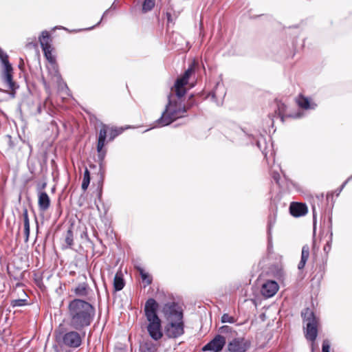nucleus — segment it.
Masks as SVG:
<instances>
[{"label":"nucleus","instance_id":"f257e3e1","mask_svg":"<svg viewBox=\"0 0 352 352\" xmlns=\"http://www.w3.org/2000/svg\"><path fill=\"white\" fill-rule=\"evenodd\" d=\"M195 67V63H192L183 76L176 80L174 88L171 90L174 94L168 96V102L161 117L156 120V126H167L184 116L186 108L182 104V98L186 91L184 86L187 85L190 76L194 73Z\"/></svg>","mask_w":352,"mask_h":352},{"label":"nucleus","instance_id":"f03ea898","mask_svg":"<svg viewBox=\"0 0 352 352\" xmlns=\"http://www.w3.org/2000/svg\"><path fill=\"white\" fill-rule=\"evenodd\" d=\"M95 308L87 301L75 298L69 301L64 321L72 329L82 331L89 327L95 317Z\"/></svg>","mask_w":352,"mask_h":352},{"label":"nucleus","instance_id":"7ed1b4c3","mask_svg":"<svg viewBox=\"0 0 352 352\" xmlns=\"http://www.w3.org/2000/svg\"><path fill=\"white\" fill-rule=\"evenodd\" d=\"M158 305L153 299H148L144 306V312L148 321L147 331L149 336L155 341L162 338L163 333L161 328V320L157 315Z\"/></svg>","mask_w":352,"mask_h":352},{"label":"nucleus","instance_id":"20e7f679","mask_svg":"<svg viewBox=\"0 0 352 352\" xmlns=\"http://www.w3.org/2000/svg\"><path fill=\"white\" fill-rule=\"evenodd\" d=\"M164 314L168 321L165 327L166 336L173 338L182 336L184 332L182 311L177 310L175 305H166Z\"/></svg>","mask_w":352,"mask_h":352},{"label":"nucleus","instance_id":"39448f33","mask_svg":"<svg viewBox=\"0 0 352 352\" xmlns=\"http://www.w3.org/2000/svg\"><path fill=\"white\" fill-rule=\"evenodd\" d=\"M303 321L305 324V338L312 342L311 349L314 351V342L318 335V319L315 316L314 312L309 308L302 312Z\"/></svg>","mask_w":352,"mask_h":352},{"label":"nucleus","instance_id":"423d86ee","mask_svg":"<svg viewBox=\"0 0 352 352\" xmlns=\"http://www.w3.org/2000/svg\"><path fill=\"white\" fill-rule=\"evenodd\" d=\"M82 338L80 333L74 329L65 333H59L56 336L58 343L70 348H77L80 346L82 343Z\"/></svg>","mask_w":352,"mask_h":352},{"label":"nucleus","instance_id":"0eeeda50","mask_svg":"<svg viewBox=\"0 0 352 352\" xmlns=\"http://www.w3.org/2000/svg\"><path fill=\"white\" fill-rule=\"evenodd\" d=\"M46 59L50 63V67H48L49 72L52 76V80L59 83L61 80V76L57 69V66L55 63V57L52 54L53 48L52 46L42 49Z\"/></svg>","mask_w":352,"mask_h":352},{"label":"nucleus","instance_id":"6e6552de","mask_svg":"<svg viewBox=\"0 0 352 352\" xmlns=\"http://www.w3.org/2000/svg\"><path fill=\"white\" fill-rule=\"evenodd\" d=\"M251 346V341L245 337L233 338L228 344L229 352H246Z\"/></svg>","mask_w":352,"mask_h":352},{"label":"nucleus","instance_id":"1a4fd4ad","mask_svg":"<svg viewBox=\"0 0 352 352\" xmlns=\"http://www.w3.org/2000/svg\"><path fill=\"white\" fill-rule=\"evenodd\" d=\"M2 78L6 87L12 91V97H14V91L18 86L12 80V67L11 65H7L6 67H4Z\"/></svg>","mask_w":352,"mask_h":352},{"label":"nucleus","instance_id":"9d476101","mask_svg":"<svg viewBox=\"0 0 352 352\" xmlns=\"http://www.w3.org/2000/svg\"><path fill=\"white\" fill-rule=\"evenodd\" d=\"M225 344L226 338L221 335H217L204 346L203 350L219 352L223 349Z\"/></svg>","mask_w":352,"mask_h":352},{"label":"nucleus","instance_id":"9b49d317","mask_svg":"<svg viewBox=\"0 0 352 352\" xmlns=\"http://www.w3.org/2000/svg\"><path fill=\"white\" fill-rule=\"evenodd\" d=\"M278 289V285L276 282L268 280L263 285L261 293L264 296L270 298L273 296L277 292Z\"/></svg>","mask_w":352,"mask_h":352},{"label":"nucleus","instance_id":"f8f14e48","mask_svg":"<svg viewBox=\"0 0 352 352\" xmlns=\"http://www.w3.org/2000/svg\"><path fill=\"white\" fill-rule=\"evenodd\" d=\"M289 210L291 214L296 217L305 215L308 212L306 204L301 203H292L290 205Z\"/></svg>","mask_w":352,"mask_h":352},{"label":"nucleus","instance_id":"ddd939ff","mask_svg":"<svg viewBox=\"0 0 352 352\" xmlns=\"http://www.w3.org/2000/svg\"><path fill=\"white\" fill-rule=\"evenodd\" d=\"M38 205L42 211H46L50 206V199L45 192L38 193Z\"/></svg>","mask_w":352,"mask_h":352},{"label":"nucleus","instance_id":"4468645a","mask_svg":"<svg viewBox=\"0 0 352 352\" xmlns=\"http://www.w3.org/2000/svg\"><path fill=\"white\" fill-rule=\"evenodd\" d=\"M157 344L151 340L143 341L140 346L141 352H156Z\"/></svg>","mask_w":352,"mask_h":352},{"label":"nucleus","instance_id":"2eb2a0df","mask_svg":"<svg viewBox=\"0 0 352 352\" xmlns=\"http://www.w3.org/2000/svg\"><path fill=\"white\" fill-rule=\"evenodd\" d=\"M107 126L104 124L102 125V128L100 130L97 150L98 153H100L102 148L104 146V141L107 137Z\"/></svg>","mask_w":352,"mask_h":352},{"label":"nucleus","instance_id":"dca6fc26","mask_svg":"<svg viewBox=\"0 0 352 352\" xmlns=\"http://www.w3.org/2000/svg\"><path fill=\"white\" fill-rule=\"evenodd\" d=\"M124 286L123 275L121 271L117 272L113 279V287L115 290L120 291Z\"/></svg>","mask_w":352,"mask_h":352},{"label":"nucleus","instance_id":"f3484780","mask_svg":"<svg viewBox=\"0 0 352 352\" xmlns=\"http://www.w3.org/2000/svg\"><path fill=\"white\" fill-rule=\"evenodd\" d=\"M297 102L300 107L305 109H314L316 106V104L314 102H311L308 98L304 96H300L297 99Z\"/></svg>","mask_w":352,"mask_h":352},{"label":"nucleus","instance_id":"a211bd4d","mask_svg":"<svg viewBox=\"0 0 352 352\" xmlns=\"http://www.w3.org/2000/svg\"><path fill=\"white\" fill-rule=\"evenodd\" d=\"M309 256V248L307 245H305L302 248L301 259L298 263V268L302 270L304 268L308 258Z\"/></svg>","mask_w":352,"mask_h":352},{"label":"nucleus","instance_id":"6ab92c4d","mask_svg":"<svg viewBox=\"0 0 352 352\" xmlns=\"http://www.w3.org/2000/svg\"><path fill=\"white\" fill-rule=\"evenodd\" d=\"M89 288L86 283H80L72 289L74 293L80 297L86 296L88 294Z\"/></svg>","mask_w":352,"mask_h":352},{"label":"nucleus","instance_id":"aec40b11","mask_svg":"<svg viewBox=\"0 0 352 352\" xmlns=\"http://www.w3.org/2000/svg\"><path fill=\"white\" fill-rule=\"evenodd\" d=\"M39 41L42 49L52 46L50 36L47 31L42 32L41 35L39 37Z\"/></svg>","mask_w":352,"mask_h":352},{"label":"nucleus","instance_id":"412c9836","mask_svg":"<svg viewBox=\"0 0 352 352\" xmlns=\"http://www.w3.org/2000/svg\"><path fill=\"white\" fill-rule=\"evenodd\" d=\"M23 223H24V234L25 241H27L30 236V221L27 209H25L23 212Z\"/></svg>","mask_w":352,"mask_h":352},{"label":"nucleus","instance_id":"4be33fe9","mask_svg":"<svg viewBox=\"0 0 352 352\" xmlns=\"http://www.w3.org/2000/svg\"><path fill=\"white\" fill-rule=\"evenodd\" d=\"M89 183H90L89 171L88 170L87 168H86L84 172L83 179H82V186H81L82 189L84 191H85L87 189Z\"/></svg>","mask_w":352,"mask_h":352},{"label":"nucleus","instance_id":"5701e85b","mask_svg":"<svg viewBox=\"0 0 352 352\" xmlns=\"http://www.w3.org/2000/svg\"><path fill=\"white\" fill-rule=\"evenodd\" d=\"M139 272L143 283H145L144 287L150 285L152 282L151 276L148 273L144 272L143 269H139Z\"/></svg>","mask_w":352,"mask_h":352},{"label":"nucleus","instance_id":"b1692460","mask_svg":"<svg viewBox=\"0 0 352 352\" xmlns=\"http://www.w3.org/2000/svg\"><path fill=\"white\" fill-rule=\"evenodd\" d=\"M65 241L67 244V247H71L73 245L74 242V234L72 231V230L69 229L66 234L65 237Z\"/></svg>","mask_w":352,"mask_h":352},{"label":"nucleus","instance_id":"393cba45","mask_svg":"<svg viewBox=\"0 0 352 352\" xmlns=\"http://www.w3.org/2000/svg\"><path fill=\"white\" fill-rule=\"evenodd\" d=\"M155 6V0H144L142 5V10L144 12L150 11Z\"/></svg>","mask_w":352,"mask_h":352},{"label":"nucleus","instance_id":"a878e982","mask_svg":"<svg viewBox=\"0 0 352 352\" xmlns=\"http://www.w3.org/2000/svg\"><path fill=\"white\" fill-rule=\"evenodd\" d=\"M221 321L223 323H226V322L234 323V322H235L236 320L234 319V318H233L232 316H230L229 314H224L221 316Z\"/></svg>","mask_w":352,"mask_h":352},{"label":"nucleus","instance_id":"bb28decb","mask_svg":"<svg viewBox=\"0 0 352 352\" xmlns=\"http://www.w3.org/2000/svg\"><path fill=\"white\" fill-rule=\"evenodd\" d=\"M0 59L3 65V67H6L7 65H10L9 63L8 56L4 52L0 49Z\"/></svg>","mask_w":352,"mask_h":352},{"label":"nucleus","instance_id":"cd10ccee","mask_svg":"<svg viewBox=\"0 0 352 352\" xmlns=\"http://www.w3.org/2000/svg\"><path fill=\"white\" fill-rule=\"evenodd\" d=\"M25 305H26V300H25V299H16V300H13L11 302V305L13 307H21V306H23Z\"/></svg>","mask_w":352,"mask_h":352},{"label":"nucleus","instance_id":"c85d7f7f","mask_svg":"<svg viewBox=\"0 0 352 352\" xmlns=\"http://www.w3.org/2000/svg\"><path fill=\"white\" fill-rule=\"evenodd\" d=\"M219 331L221 334H227L228 333L233 332L232 328L228 325H224V326H222L221 327H220L219 329ZM234 333H235V331H234Z\"/></svg>","mask_w":352,"mask_h":352},{"label":"nucleus","instance_id":"c756f323","mask_svg":"<svg viewBox=\"0 0 352 352\" xmlns=\"http://www.w3.org/2000/svg\"><path fill=\"white\" fill-rule=\"evenodd\" d=\"M122 129H111L110 139L113 140L122 132Z\"/></svg>","mask_w":352,"mask_h":352},{"label":"nucleus","instance_id":"7c9ffc66","mask_svg":"<svg viewBox=\"0 0 352 352\" xmlns=\"http://www.w3.org/2000/svg\"><path fill=\"white\" fill-rule=\"evenodd\" d=\"M330 345L327 340H324L322 344V352H329Z\"/></svg>","mask_w":352,"mask_h":352},{"label":"nucleus","instance_id":"2f4dec72","mask_svg":"<svg viewBox=\"0 0 352 352\" xmlns=\"http://www.w3.org/2000/svg\"><path fill=\"white\" fill-rule=\"evenodd\" d=\"M328 248L329 249V245L327 244V246L324 247V250L327 251Z\"/></svg>","mask_w":352,"mask_h":352},{"label":"nucleus","instance_id":"473e14b6","mask_svg":"<svg viewBox=\"0 0 352 352\" xmlns=\"http://www.w3.org/2000/svg\"><path fill=\"white\" fill-rule=\"evenodd\" d=\"M314 218H315V209L314 208V214H313Z\"/></svg>","mask_w":352,"mask_h":352},{"label":"nucleus","instance_id":"72a5a7b5","mask_svg":"<svg viewBox=\"0 0 352 352\" xmlns=\"http://www.w3.org/2000/svg\"><path fill=\"white\" fill-rule=\"evenodd\" d=\"M346 185V183H344L342 186V188H344V186Z\"/></svg>","mask_w":352,"mask_h":352},{"label":"nucleus","instance_id":"f704fd0d","mask_svg":"<svg viewBox=\"0 0 352 352\" xmlns=\"http://www.w3.org/2000/svg\"><path fill=\"white\" fill-rule=\"evenodd\" d=\"M346 185V183H344L342 186V188H344V186Z\"/></svg>","mask_w":352,"mask_h":352},{"label":"nucleus","instance_id":"c9c22d12","mask_svg":"<svg viewBox=\"0 0 352 352\" xmlns=\"http://www.w3.org/2000/svg\"><path fill=\"white\" fill-rule=\"evenodd\" d=\"M346 185V183H344L342 186V188H344V186Z\"/></svg>","mask_w":352,"mask_h":352},{"label":"nucleus","instance_id":"e433bc0d","mask_svg":"<svg viewBox=\"0 0 352 352\" xmlns=\"http://www.w3.org/2000/svg\"><path fill=\"white\" fill-rule=\"evenodd\" d=\"M346 185V183H344L342 186V188H344V186Z\"/></svg>","mask_w":352,"mask_h":352}]
</instances>
